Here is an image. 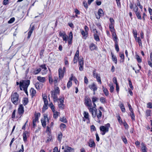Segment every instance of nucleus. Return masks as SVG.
<instances>
[{
    "label": "nucleus",
    "instance_id": "32",
    "mask_svg": "<svg viewBox=\"0 0 152 152\" xmlns=\"http://www.w3.org/2000/svg\"><path fill=\"white\" fill-rule=\"evenodd\" d=\"M113 25V24H110L109 25V28L110 31L112 33L114 32L115 30L114 28Z\"/></svg>",
    "mask_w": 152,
    "mask_h": 152
},
{
    "label": "nucleus",
    "instance_id": "11",
    "mask_svg": "<svg viewBox=\"0 0 152 152\" xmlns=\"http://www.w3.org/2000/svg\"><path fill=\"white\" fill-rule=\"evenodd\" d=\"M83 115L84 118L87 119L88 121L87 123H89L90 122V118H89V115L88 113V112L84 111L83 112Z\"/></svg>",
    "mask_w": 152,
    "mask_h": 152
},
{
    "label": "nucleus",
    "instance_id": "52",
    "mask_svg": "<svg viewBox=\"0 0 152 152\" xmlns=\"http://www.w3.org/2000/svg\"><path fill=\"white\" fill-rule=\"evenodd\" d=\"M15 20V18H11L10 20L8 21V23H13Z\"/></svg>",
    "mask_w": 152,
    "mask_h": 152
},
{
    "label": "nucleus",
    "instance_id": "48",
    "mask_svg": "<svg viewBox=\"0 0 152 152\" xmlns=\"http://www.w3.org/2000/svg\"><path fill=\"white\" fill-rule=\"evenodd\" d=\"M115 49L116 51L118 52L119 51V48L118 45V42L115 43Z\"/></svg>",
    "mask_w": 152,
    "mask_h": 152
},
{
    "label": "nucleus",
    "instance_id": "27",
    "mask_svg": "<svg viewBox=\"0 0 152 152\" xmlns=\"http://www.w3.org/2000/svg\"><path fill=\"white\" fill-rule=\"evenodd\" d=\"M89 48L91 50H94L96 49V47L93 43L91 44L89 46Z\"/></svg>",
    "mask_w": 152,
    "mask_h": 152
},
{
    "label": "nucleus",
    "instance_id": "24",
    "mask_svg": "<svg viewBox=\"0 0 152 152\" xmlns=\"http://www.w3.org/2000/svg\"><path fill=\"white\" fill-rule=\"evenodd\" d=\"M42 97L44 104H48V101L47 99V96L45 95H42Z\"/></svg>",
    "mask_w": 152,
    "mask_h": 152
},
{
    "label": "nucleus",
    "instance_id": "22",
    "mask_svg": "<svg viewBox=\"0 0 152 152\" xmlns=\"http://www.w3.org/2000/svg\"><path fill=\"white\" fill-rule=\"evenodd\" d=\"M42 84L39 82H37L35 83V86L37 89H39L42 88Z\"/></svg>",
    "mask_w": 152,
    "mask_h": 152
},
{
    "label": "nucleus",
    "instance_id": "29",
    "mask_svg": "<svg viewBox=\"0 0 152 152\" xmlns=\"http://www.w3.org/2000/svg\"><path fill=\"white\" fill-rule=\"evenodd\" d=\"M62 138V133L61 132H60L59 133L58 136V140L60 142H61Z\"/></svg>",
    "mask_w": 152,
    "mask_h": 152
},
{
    "label": "nucleus",
    "instance_id": "47",
    "mask_svg": "<svg viewBox=\"0 0 152 152\" xmlns=\"http://www.w3.org/2000/svg\"><path fill=\"white\" fill-rule=\"evenodd\" d=\"M121 138L122 139L123 142L125 144H126L127 143V140L126 138L125 137H123L122 136L121 137Z\"/></svg>",
    "mask_w": 152,
    "mask_h": 152
},
{
    "label": "nucleus",
    "instance_id": "5",
    "mask_svg": "<svg viewBox=\"0 0 152 152\" xmlns=\"http://www.w3.org/2000/svg\"><path fill=\"white\" fill-rule=\"evenodd\" d=\"M63 40L65 41V43H66L68 39V42L69 45H70L72 44V41L73 38V34L72 32H70L69 34L68 37L66 34L64 36L62 37Z\"/></svg>",
    "mask_w": 152,
    "mask_h": 152
},
{
    "label": "nucleus",
    "instance_id": "16",
    "mask_svg": "<svg viewBox=\"0 0 152 152\" xmlns=\"http://www.w3.org/2000/svg\"><path fill=\"white\" fill-rule=\"evenodd\" d=\"M89 88L94 91H95L97 90V87L94 83H93L89 86Z\"/></svg>",
    "mask_w": 152,
    "mask_h": 152
},
{
    "label": "nucleus",
    "instance_id": "41",
    "mask_svg": "<svg viewBox=\"0 0 152 152\" xmlns=\"http://www.w3.org/2000/svg\"><path fill=\"white\" fill-rule=\"evenodd\" d=\"M100 101L102 103H104L106 102V99L104 97H101L100 98Z\"/></svg>",
    "mask_w": 152,
    "mask_h": 152
},
{
    "label": "nucleus",
    "instance_id": "3",
    "mask_svg": "<svg viewBox=\"0 0 152 152\" xmlns=\"http://www.w3.org/2000/svg\"><path fill=\"white\" fill-rule=\"evenodd\" d=\"M11 99L12 103L15 105L18 104L20 101V100L19 98V95L16 92L12 93Z\"/></svg>",
    "mask_w": 152,
    "mask_h": 152
},
{
    "label": "nucleus",
    "instance_id": "10",
    "mask_svg": "<svg viewBox=\"0 0 152 152\" xmlns=\"http://www.w3.org/2000/svg\"><path fill=\"white\" fill-rule=\"evenodd\" d=\"M40 67L42 70V75L45 74L47 72V68L45 65H42L40 66Z\"/></svg>",
    "mask_w": 152,
    "mask_h": 152
},
{
    "label": "nucleus",
    "instance_id": "30",
    "mask_svg": "<svg viewBox=\"0 0 152 152\" xmlns=\"http://www.w3.org/2000/svg\"><path fill=\"white\" fill-rule=\"evenodd\" d=\"M41 70V68L37 69L33 72V73L35 75H37L40 72Z\"/></svg>",
    "mask_w": 152,
    "mask_h": 152
},
{
    "label": "nucleus",
    "instance_id": "23",
    "mask_svg": "<svg viewBox=\"0 0 152 152\" xmlns=\"http://www.w3.org/2000/svg\"><path fill=\"white\" fill-rule=\"evenodd\" d=\"M111 56L113 61L114 62L115 64H116L117 62V60L116 57L112 53H111Z\"/></svg>",
    "mask_w": 152,
    "mask_h": 152
},
{
    "label": "nucleus",
    "instance_id": "56",
    "mask_svg": "<svg viewBox=\"0 0 152 152\" xmlns=\"http://www.w3.org/2000/svg\"><path fill=\"white\" fill-rule=\"evenodd\" d=\"M133 10L135 13L138 12V8L137 6L135 5V6L133 8Z\"/></svg>",
    "mask_w": 152,
    "mask_h": 152
},
{
    "label": "nucleus",
    "instance_id": "19",
    "mask_svg": "<svg viewBox=\"0 0 152 152\" xmlns=\"http://www.w3.org/2000/svg\"><path fill=\"white\" fill-rule=\"evenodd\" d=\"M141 145L142 146L141 148L142 152H147V148L145 144L143 143H142Z\"/></svg>",
    "mask_w": 152,
    "mask_h": 152
},
{
    "label": "nucleus",
    "instance_id": "33",
    "mask_svg": "<svg viewBox=\"0 0 152 152\" xmlns=\"http://www.w3.org/2000/svg\"><path fill=\"white\" fill-rule=\"evenodd\" d=\"M135 39L136 41H137L138 42L139 45L140 46H141L142 45L140 37H137L135 38Z\"/></svg>",
    "mask_w": 152,
    "mask_h": 152
},
{
    "label": "nucleus",
    "instance_id": "26",
    "mask_svg": "<svg viewBox=\"0 0 152 152\" xmlns=\"http://www.w3.org/2000/svg\"><path fill=\"white\" fill-rule=\"evenodd\" d=\"M102 89L105 95L106 96H107L109 94L107 89L106 88H105L104 86H102Z\"/></svg>",
    "mask_w": 152,
    "mask_h": 152
},
{
    "label": "nucleus",
    "instance_id": "43",
    "mask_svg": "<svg viewBox=\"0 0 152 152\" xmlns=\"http://www.w3.org/2000/svg\"><path fill=\"white\" fill-rule=\"evenodd\" d=\"M120 107L121 109V111L123 112H124L125 111V108L124 107L123 104H121L120 105Z\"/></svg>",
    "mask_w": 152,
    "mask_h": 152
},
{
    "label": "nucleus",
    "instance_id": "14",
    "mask_svg": "<svg viewBox=\"0 0 152 152\" xmlns=\"http://www.w3.org/2000/svg\"><path fill=\"white\" fill-rule=\"evenodd\" d=\"M28 132L27 131L24 132L23 133V141L26 142L27 140V138L28 137Z\"/></svg>",
    "mask_w": 152,
    "mask_h": 152
},
{
    "label": "nucleus",
    "instance_id": "57",
    "mask_svg": "<svg viewBox=\"0 0 152 152\" xmlns=\"http://www.w3.org/2000/svg\"><path fill=\"white\" fill-rule=\"evenodd\" d=\"M64 64L65 65L68 66L69 64L68 62V61L66 58L64 59Z\"/></svg>",
    "mask_w": 152,
    "mask_h": 152
},
{
    "label": "nucleus",
    "instance_id": "13",
    "mask_svg": "<svg viewBox=\"0 0 152 152\" xmlns=\"http://www.w3.org/2000/svg\"><path fill=\"white\" fill-rule=\"evenodd\" d=\"M73 78L75 79V77L73 76V74H72L71 77L70 78L67 84V87L68 88H69L72 85V82L71 81V80H73Z\"/></svg>",
    "mask_w": 152,
    "mask_h": 152
},
{
    "label": "nucleus",
    "instance_id": "54",
    "mask_svg": "<svg viewBox=\"0 0 152 152\" xmlns=\"http://www.w3.org/2000/svg\"><path fill=\"white\" fill-rule=\"evenodd\" d=\"M44 120H44L45 121H49V120L48 118V115L46 114H45L44 115Z\"/></svg>",
    "mask_w": 152,
    "mask_h": 152
},
{
    "label": "nucleus",
    "instance_id": "61",
    "mask_svg": "<svg viewBox=\"0 0 152 152\" xmlns=\"http://www.w3.org/2000/svg\"><path fill=\"white\" fill-rule=\"evenodd\" d=\"M33 31H31L30 30H29L28 33V38H29L30 37V36L31 34L32 33Z\"/></svg>",
    "mask_w": 152,
    "mask_h": 152
},
{
    "label": "nucleus",
    "instance_id": "55",
    "mask_svg": "<svg viewBox=\"0 0 152 152\" xmlns=\"http://www.w3.org/2000/svg\"><path fill=\"white\" fill-rule=\"evenodd\" d=\"M41 122L42 126L45 127L46 126V121L42 120H41Z\"/></svg>",
    "mask_w": 152,
    "mask_h": 152
},
{
    "label": "nucleus",
    "instance_id": "18",
    "mask_svg": "<svg viewBox=\"0 0 152 152\" xmlns=\"http://www.w3.org/2000/svg\"><path fill=\"white\" fill-rule=\"evenodd\" d=\"M85 105L88 107H90L91 105L89 104V101H91V100L88 97H86L85 98Z\"/></svg>",
    "mask_w": 152,
    "mask_h": 152
},
{
    "label": "nucleus",
    "instance_id": "28",
    "mask_svg": "<svg viewBox=\"0 0 152 152\" xmlns=\"http://www.w3.org/2000/svg\"><path fill=\"white\" fill-rule=\"evenodd\" d=\"M96 69H94V70L93 71V77L94 78H96L97 76L99 75V74H98L96 72Z\"/></svg>",
    "mask_w": 152,
    "mask_h": 152
},
{
    "label": "nucleus",
    "instance_id": "49",
    "mask_svg": "<svg viewBox=\"0 0 152 152\" xmlns=\"http://www.w3.org/2000/svg\"><path fill=\"white\" fill-rule=\"evenodd\" d=\"M66 149L69 152H72L73 149L72 148L68 146H66Z\"/></svg>",
    "mask_w": 152,
    "mask_h": 152
},
{
    "label": "nucleus",
    "instance_id": "34",
    "mask_svg": "<svg viewBox=\"0 0 152 152\" xmlns=\"http://www.w3.org/2000/svg\"><path fill=\"white\" fill-rule=\"evenodd\" d=\"M60 127L61 130H64L66 128V126L64 124H61L60 126Z\"/></svg>",
    "mask_w": 152,
    "mask_h": 152
},
{
    "label": "nucleus",
    "instance_id": "31",
    "mask_svg": "<svg viewBox=\"0 0 152 152\" xmlns=\"http://www.w3.org/2000/svg\"><path fill=\"white\" fill-rule=\"evenodd\" d=\"M103 12L102 10L101 9H99L98 10V14L99 15V18H100V16H102L103 15Z\"/></svg>",
    "mask_w": 152,
    "mask_h": 152
},
{
    "label": "nucleus",
    "instance_id": "9",
    "mask_svg": "<svg viewBox=\"0 0 152 152\" xmlns=\"http://www.w3.org/2000/svg\"><path fill=\"white\" fill-rule=\"evenodd\" d=\"M18 113L21 115H22L24 112V107L23 104L19 105L18 109Z\"/></svg>",
    "mask_w": 152,
    "mask_h": 152
},
{
    "label": "nucleus",
    "instance_id": "58",
    "mask_svg": "<svg viewBox=\"0 0 152 152\" xmlns=\"http://www.w3.org/2000/svg\"><path fill=\"white\" fill-rule=\"evenodd\" d=\"M110 24L114 25V20L112 18H110Z\"/></svg>",
    "mask_w": 152,
    "mask_h": 152
},
{
    "label": "nucleus",
    "instance_id": "7",
    "mask_svg": "<svg viewBox=\"0 0 152 152\" xmlns=\"http://www.w3.org/2000/svg\"><path fill=\"white\" fill-rule=\"evenodd\" d=\"M102 116V113L100 110H99L98 111H96V117L97 118V120L96 121L99 123H100V119L101 118Z\"/></svg>",
    "mask_w": 152,
    "mask_h": 152
},
{
    "label": "nucleus",
    "instance_id": "20",
    "mask_svg": "<svg viewBox=\"0 0 152 152\" xmlns=\"http://www.w3.org/2000/svg\"><path fill=\"white\" fill-rule=\"evenodd\" d=\"M95 32H94V38L96 41H98L99 40V36L97 34L98 31L96 29H95Z\"/></svg>",
    "mask_w": 152,
    "mask_h": 152
},
{
    "label": "nucleus",
    "instance_id": "37",
    "mask_svg": "<svg viewBox=\"0 0 152 152\" xmlns=\"http://www.w3.org/2000/svg\"><path fill=\"white\" fill-rule=\"evenodd\" d=\"M48 104H44L42 108V111L43 112H44L47 109H48Z\"/></svg>",
    "mask_w": 152,
    "mask_h": 152
},
{
    "label": "nucleus",
    "instance_id": "40",
    "mask_svg": "<svg viewBox=\"0 0 152 152\" xmlns=\"http://www.w3.org/2000/svg\"><path fill=\"white\" fill-rule=\"evenodd\" d=\"M109 86L110 87V91L111 92H113L114 89V87H113V84L112 83L110 84Z\"/></svg>",
    "mask_w": 152,
    "mask_h": 152
},
{
    "label": "nucleus",
    "instance_id": "17",
    "mask_svg": "<svg viewBox=\"0 0 152 152\" xmlns=\"http://www.w3.org/2000/svg\"><path fill=\"white\" fill-rule=\"evenodd\" d=\"M89 146L90 147H95L96 144L94 140L91 139L88 142Z\"/></svg>",
    "mask_w": 152,
    "mask_h": 152
},
{
    "label": "nucleus",
    "instance_id": "53",
    "mask_svg": "<svg viewBox=\"0 0 152 152\" xmlns=\"http://www.w3.org/2000/svg\"><path fill=\"white\" fill-rule=\"evenodd\" d=\"M147 107L150 108H152V103L148 102L147 104Z\"/></svg>",
    "mask_w": 152,
    "mask_h": 152
},
{
    "label": "nucleus",
    "instance_id": "1",
    "mask_svg": "<svg viewBox=\"0 0 152 152\" xmlns=\"http://www.w3.org/2000/svg\"><path fill=\"white\" fill-rule=\"evenodd\" d=\"M30 83L29 80H21L20 82V90H23L27 95H28L27 89Z\"/></svg>",
    "mask_w": 152,
    "mask_h": 152
},
{
    "label": "nucleus",
    "instance_id": "15",
    "mask_svg": "<svg viewBox=\"0 0 152 152\" xmlns=\"http://www.w3.org/2000/svg\"><path fill=\"white\" fill-rule=\"evenodd\" d=\"M37 80L40 82L44 83L46 82V79L45 77L39 76L37 77Z\"/></svg>",
    "mask_w": 152,
    "mask_h": 152
},
{
    "label": "nucleus",
    "instance_id": "39",
    "mask_svg": "<svg viewBox=\"0 0 152 152\" xmlns=\"http://www.w3.org/2000/svg\"><path fill=\"white\" fill-rule=\"evenodd\" d=\"M60 120L61 121L64 123H66L67 122L66 118L64 117L60 118Z\"/></svg>",
    "mask_w": 152,
    "mask_h": 152
},
{
    "label": "nucleus",
    "instance_id": "2",
    "mask_svg": "<svg viewBox=\"0 0 152 152\" xmlns=\"http://www.w3.org/2000/svg\"><path fill=\"white\" fill-rule=\"evenodd\" d=\"M79 51L78 50H77L73 59V62L74 64L77 63V60L78 59L79 64V66H83L84 62L83 58H82L79 59Z\"/></svg>",
    "mask_w": 152,
    "mask_h": 152
},
{
    "label": "nucleus",
    "instance_id": "35",
    "mask_svg": "<svg viewBox=\"0 0 152 152\" xmlns=\"http://www.w3.org/2000/svg\"><path fill=\"white\" fill-rule=\"evenodd\" d=\"M130 115L132 121H135V116L133 112H131Z\"/></svg>",
    "mask_w": 152,
    "mask_h": 152
},
{
    "label": "nucleus",
    "instance_id": "6",
    "mask_svg": "<svg viewBox=\"0 0 152 152\" xmlns=\"http://www.w3.org/2000/svg\"><path fill=\"white\" fill-rule=\"evenodd\" d=\"M88 109L90 112L91 113L92 117L94 119L96 118V113L97 109L96 108H94L91 106L88 107Z\"/></svg>",
    "mask_w": 152,
    "mask_h": 152
},
{
    "label": "nucleus",
    "instance_id": "21",
    "mask_svg": "<svg viewBox=\"0 0 152 152\" xmlns=\"http://www.w3.org/2000/svg\"><path fill=\"white\" fill-rule=\"evenodd\" d=\"M112 34L113 39L115 41V43L117 42V38L116 37V34L115 33V32L112 33Z\"/></svg>",
    "mask_w": 152,
    "mask_h": 152
},
{
    "label": "nucleus",
    "instance_id": "63",
    "mask_svg": "<svg viewBox=\"0 0 152 152\" xmlns=\"http://www.w3.org/2000/svg\"><path fill=\"white\" fill-rule=\"evenodd\" d=\"M83 6L86 8L87 9L88 8V4L86 1H83Z\"/></svg>",
    "mask_w": 152,
    "mask_h": 152
},
{
    "label": "nucleus",
    "instance_id": "36",
    "mask_svg": "<svg viewBox=\"0 0 152 152\" xmlns=\"http://www.w3.org/2000/svg\"><path fill=\"white\" fill-rule=\"evenodd\" d=\"M151 113V110H147L145 112V115L147 117L150 116Z\"/></svg>",
    "mask_w": 152,
    "mask_h": 152
},
{
    "label": "nucleus",
    "instance_id": "45",
    "mask_svg": "<svg viewBox=\"0 0 152 152\" xmlns=\"http://www.w3.org/2000/svg\"><path fill=\"white\" fill-rule=\"evenodd\" d=\"M96 80L97 81H98V82L100 84H102V81L101 79V78L100 77V75L97 76L96 78Z\"/></svg>",
    "mask_w": 152,
    "mask_h": 152
},
{
    "label": "nucleus",
    "instance_id": "4",
    "mask_svg": "<svg viewBox=\"0 0 152 152\" xmlns=\"http://www.w3.org/2000/svg\"><path fill=\"white\" fill-rule=\"evenodd\" d=\"M110 127V124L109 123L105 124L104 126H101L100 127L99 129L102 135H104L106 133L108 132L109 131V129Z\"/></svg>",
    "mask_w": 152,
    "mask_h": 152
},
{
    "label": "nucleus",
    "instance_id": "46",
    "mask_svg": "<svg viewBox=\"0 0 152 152\" xmlns=\"http://www.w3.org/2000/svg\"><path fill=\"white\" fill-rule=\"evenodd\" d=\"M137 6H138L140 7V8L141 9V11H142L143 8L142 6L141 5L139 1H137Z\"/></svg>",
    "mask_w": 152,
    "mask_h": 152
},
{
    "label": "nucleus",
    "instance_id": "50",
    "mask_svg": "<svg viewBox=\"0 0 152 152\" xmlns=\"http://www.w3.org/2000/svg\"><path fill=\"white\" fill-rule=\"evenodd\" d=\"M49 82L50 84H52L53 82L52 76L50 75L49 77Z\"/></svg>",
    "mask_w": 152,
    "mask_h": 152
},
{
    "label": "nucleus",
    "instance_id": "59",
    "mask_svg": "<svg viewBox=\"0 0 152 152\" xmlns=\"http://www.w3.org/2000/svg\"><path fill=\"white\" fill-rule=\"evenodd\" d=\"M33 31H31L30 30H29L28 33V38H29L30 37V36L31 34L32 33Z\"/></svg>",
    "mask_w": 152,
    "mask_h": 152
},
{
    "label": "nucleus",
    "instance_id": "44",
    "mask_svg": "<svg viewBox=\"0 0 152 152\" xmlns=\"http://www.w3.org/2000/svg\"><path fill=\"white\" fill-rule=\"evenodd\" d=\"M136 15L137 16V18L141 20L142 19V18L141 15L140 14V12H138L135 13Z\"/></svg>",
    "mask_w": 152,
    "mask_h": 152
},
{
    "label": "nucleus",
    "instance_id": "64",
    "mask_svg": "<svg viewBox=\"0 0 152 152\" xmlns=\"http://www.w3.org/2000/svg\"><path fill=\"white\" fill-rule=\"evenodd\" d=\"M53 152H60V151H58V147H55L53 149Z\"/></svg>",
    "mask_w": 152,
    "mask_h": 152
},
{
    "label": "nucleus",
    "instance_id": "25",
    "mask_svg": "<svg viewBox=\"0 0 152 152\" xmlns=\"http://www.w3.org/2000/svg\"><path fill=\"white\" fill-rule=\"evenodd\" d=\"M30 92L31 96L33 97L34 96L36 93V91L33 88H31L30 90Z\"/></svg>",
    "mask_w": 152,
    "mask_h": 152
},
{
    "label": "nucleus",
    "instance_id": "60",
    "mask_svg": "<svg viewBox=\"0 0 152 152\" xmlns=\"http://www.w3.org/2000/svg\"><path fill=\"white\" fill-rule=\"evenodd\" d=\"M33 31H31L30 30H29L28 33V38H29L30 37V36L31 34L32 33Z\"/></svg>",
    "mask_w": 152,
    "mask_h": 152
},
{
    "label": "nucleus",
    "instance_id": "42",
    "mask_svg": "<svg viewBox=\"0 0 152 152\" xmlns=\"http://www.w3.org/2000/svg\"><path fill=\"white\" fill-rule=\"evenodd\" d=\"M136 58L138 63H141L142 62V59L138 55H136Z\"/></svg>",
    "mask_w": 152,
    "mask_h": 152
},
{
    "label": "nucleus",
    "instance_id": "8",
    "mask_svg": "<svg viewBox=\"0 0 152 152\" xmlns=\"http://www.w3.org/2000/svg\"><path fill=\"white\" fill-rule=\"evenodd\" d=\"M59 92V89L58 87H56L55 88L54 91L52 92L51 94L52 96L53 97V98L54 99H56V95L57 94H58Z\"/></svg>",
    "mask_w": 152,
    "mask_h": 152
},
{
    "label": "nucleus",
    "instance_id": "62",
    "mask_svg": "<svg viewBox=\"0 0 152 152\" xmlns=\"http://www.w3.org/2000/svg\"><path fill=\"white\" fill-rule=\"evenodd\" d=\"M8 0H4L3 3V5H6L8 4Z\"/></svg>",
    "mask_w": 152,
    "mask_h": 152
},
{
    "label": "nucleus",
    "instance_id": "38",
    "mask_svg": "<svg viewBox=\"0 0 152 152\" xmlns=\"http://www.w3.org/2000/svg\"><path fill=\"white\" fill-rule=\"evenodd\" d=\"M53 118L55 119H56L57 118L58 116V114L59 113L57 111H55L54 112H53Z\"/></svg>",
    "mask_w": 152,
    "mask_h": 152
},
{
    "label": "nucleus",
    "instance_id": "51",
    "mask_svg": "<svg viewBox=\"0 0 152 152\" xmlns=\"http://www.w3.org/2000/svg\"><path fill=\"white\" fill-rule=\"evenodd\" d=\"M92 102L95 103L98 100V98L96 97L93 96L92 98Z\"/></svg>",
    "mask_w": 152,
    "mask_h": 152
},
{
    "label": "nucleus",
    "instance_id": "12",
    "mask_svg": "<svg viewBox=\"0 0 152 152\" xmlns=\"http://www.w3.org/2000/svg\"><path fill=\"white\" fill-rule=\"evenodd\" d=\"M64 72L62 71V69L61 68H60L58 69V75L59 78L60 79H62L64 76Z\"/></svg>",
    "mask_w": 152,
    "mask_h": 152
}]
</instances>
